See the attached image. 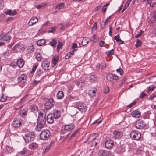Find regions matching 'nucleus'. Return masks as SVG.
<instances>
[{
    "instance_id": "nucleus-1",
    "label": "nucleus",
    "mask_w": 156,
    "mask_h": 156,
    "mask_svg": "<svg viewBox=\"0 0 156 156\" xmlns=\"http://www.w3.org/2000/svg\"><path fill=\"white\" fill-rule=\"evenodd\" d=\"M46 115L41 112L39 113L37 125L35 129L37 131H40L46 125Z\"/></svg>"
},
{
    "instance_id": "nucleus-2",
    "label": "nucleus",
    "mask_w": 156,
    "mask_h": 156,
    "mask_svg": "<svg viewBox=\"0 0 156 156\" xmlns=\"http://www.w3.org/2000/svg\"><path fill=\"white\" fill-rule=\"evenodd\" d=\"M34 133L32 132H29L25 134L23 138L26 143H29L33 141L35 138Z\"/></svg>"
},
{
    "instance_id": "nucleus-3",
    "label": "nucleus",
    "mask_w": 156,
    "mask_h": 156,
    "mask_svg": "<svg viewBox=\"0 0 156 156\" xmlns=\"http://www.w3.org/2000/svg\"><path fill=\"white\" fill-rule=\"evenodd\" d=\"M44 101L46 102L44 105V107L46 110H49L52 108L54 106L53 102L55 101L52 98H45L44 99Z\"/></svg>"
},
{
    "instance_id": "nucleus-4",
    "label": "nucleus",
    "mask_w": 156,
    "mask_h": 156,
    "mask_svg": "<svg viewBox=\"0 0 156 156\" xmlns=\"http://www.w3.org/2000/svg\"><path fill=\"white\" fill-rule=\"evenodd\" d=\"M50 135V131L47 129L42 131L40 134L41 138L43 140H48L49 137Z\"/></svg>"
},
{
    "instance_id": "nucleus-5",
    "label": "nucleus",
    "mask_w": 156,
    "mask_h": 156,
    "mask_svg": "<svg viewBox=\"0 0 156 156\" xmlns=\"http://www.w3.org/2000/svg\"><path fill=\"white\" fill-rule=\"evenodd\" d=\"M131 137L136 140H139L141 137L140 133L137 131H133L130 133Z\"/></svg>"
},
{
    "instance_id": "nucleus-6",
    "label": "nucleus",
    "mask_w": 156,
    "mask_h": 156,
    "mask_svg": "<svg viewBox=\"0 0 156 156\" xmlns=\"http://www.w3.org/2000/svg\"><path fill=\"white\" fill-rule=\"evenodd\" d=\"M107 79L109 81H112L113 80H115L120 79V77L111 73H108L106 76Z\"/></svg>"
},
{
    "instance_id": "nucleus-7",
    "label": "nucleus",
    "mask_w": 156,
    "mask_h": 156,
    "mask_svg": "<svg viewBox=\"0 0 156 156\" xmlns=\"http://www.w3.org/2000/svg\"><path fill=\"white\" fill-rule=\"evenodd\" d=\"M123 135L122 132L114 131L112 133V138L113 139H116L121 138Z\"/></svg>"
},
{
    "instance_id": "nucleus-8",
    "label": "nucleus",
    "mask_w": 156,
    "mask_h": 156,
    "mask_svg": "<svg viewBox=\"0 0 156 156\" xmlns=\"http://www.w3.org/2000/svg\"><path fill=\"white\" fill-rule=\"evenodd\" d=\"M145 125L146 124L144 122L138 120L136 122V127L138 129H141L145 127Z\"/></svg>"
},
{
    "instance_id": "nucleus-9",
    "label": "nucleus",
    "mask_w": 156,
    "mask_h": 156,
    "mask_svg": "<svg viewBox=\"0 0 156 156\" xmlns=\"http://www.w3.org/2000/svg\"><path fill=\"white\" fill-rule=\"evenodd\" d=\"M114 145V141L112 140H108L105 143V147L107 149H111L113 148Z\"/></svg>"
},
{
    "instance_id": "nucleus-10",
    "label": "nucleus",
    "mask_w": 156,
    "mask_h": 156,
    "mask_svg": "<svg viewBox=\"0 0 156 156\" xmlns=\"http://www.w3.org/2000/svg\"><path fill=\"white\" fill-rule=\"evenodd\" d=\"M74 107L82 112L85 111L86 110L85 105L82 103H77L75 105Z\"/></svg>"
},
{
    "instance_id": "nucleus-11",
    "label": "nucleus",
    "mask_w": 156,
    "mask_h": 156,
    "mask_svg": "<svg viewBox=\"0 0 156 156\" xmlns=\"http://www.w3.org/2000/svg\"><path fill=\"white\" fill-rule=\"evenodd\" d=\"M54 119L55 118L51 113L49 114L47 116V121L49 123H52L54 122Z\"/></svg>"
},
{
    "instance_id": "nucleus-12",
    "label": "nucleus",
    "mask_w": 156,
    "mask_h": 156,
    "mask_svg": "<svg viewBox=\"0 0 156 156\" xmlns=\"http://www.w3.org/2000/svg\"><path fill=\"white\" fill-rule=\"evenodd\" d=\"M38 21V19L37 17H33L31 18L28 23V24L30 26H31L36 23Z\"/></svg>"
},
{
    "instance_id": "nucleus-13",
    "label": "nucleus",
    "mask_w": 156,
    "mask_h": 156,
    "mask_svg": "<svg viewBox=\"0 0 156 156\" xmlns=\"http://www.w3.org/2000/svg\"><path fill=\"white\" fill-rule=\"evenodd\" d=\"M74 125L73 123H70L69 124L65 125V129L68 131H70L73 129L74 128Z\"/></svg>"
},
{
    "instance_id": "nucleus-14",
    "label": "nucleus",
    "mask_w": 156,
    "mask_h": 156,
    "mask_svg": "<svg viewBox=\"0 0 156 156\" xmlns=\"http://www.w3.org/2000/svg\"><path fill=\"white\" fill-rule=\"evenodd\" d=\"M27 77L24 74H22L21 75L20 77L18 78L19 82L25 83L26 81Z\"/></svg>"
},
{
    "instance_id": "nucleus-15",
    "label": "nucleus",
    "mask_w": 156,
    "mask_h": 156,
    "mask_svg": "<svg viewBox=\"0 0 156 156\" xmlns=\"http://www.w3.org/2000/svg\"><path fill=\"white\" fill-rule=\"evenodd\" d=\"M21 124V121L20 120L16 119L13 121V125L15 127L18 128Z\"/></svg>"
},
{
    "instance_id": "nucleus-16",
    "label": "nucleus",
    "mask_w": 156,
    "mask_h": 156,
    "mask_svg": "<svg viewBox=\"0 0 156 156\" xmlns=\"http://www.w3.org/2000/svg\"><path fill=\"white\" fill-rule=\"evenodd\" d=\"M41 66L42 68L44 70H48L49 69V64L46 62L43 61L41 63Z\"/></svg>"
},
{
    "instance_id": "nucleus-17",
    "label": "nucleus",
    "mask_w": 156,
    "mask_h": 156,
    "mask_svg": "<svg viewBox=\"0 0 156 156\" xmlns=\"http://www.w3.org/2000/svg\"><path fill=\"white\" fill-rule=\"evenodd\" d=\"M24 62L23 59L21 58H18L16 64L20 68H22L23 67Z\"/></svg>"
},
{
    "instance_id": "nucleus-18",
    "label": "nucleus",
    "mask_w": 156,
    "mask_h": 156,
    "mask_svg": "<svg viewBox=\"0 0 156 156\" xmlns=\"http://www.w3.org/2000/svg\"><path fill=\"white\" fill-rule=\"evenodd\" d=\"M131 115L134 117L138 118L140 116V112L139 111L135 110L132 112Z\"/></svg>"
},
{
    "instance_id": "nucleus-19",
    "label": "nucleus",
    "mask_w": 156,
    "mask_h": 156,
    "mask_svg": "<svg viewBox=\"0 0 156 156\" xmlns=\"http://www.w3.org/2000/svg\"><path fill=\"white\" fill-rule=\"evenodd\" d=\"M99 154L100 156H108L109 154V152L106 150H101L99 151Z\"/></svg>"
},
{
    "instance_id": "nucleus-20",
    "label": "nucleus",
    "mask_w": 156,
    "mask_h": 156,
    "mask_svg": "<svg viewBox=\"0 0 156 156\" xmlns=\"http://www.w3.org/2000/svg\"><path fill=\"white\" fill-rule=\"evenodd\" d=\"M34 48L33 44H30L28 46L27 51L28 53H31L34 51Z\"/></svg>"
},
{
    "instance_id": "nucleus-21",
    "label": "nucleus",
    "mask_w": 156,
    "mask_h": 156,
    "mask_svg": "<svg viewBox=\"0 0 156 156\" xmlns=\"http://www.w3.org/2000/svg\"><path fill=\"white\" fill-rule=\"evenodd\" d=\"M55 118H58L60 116V112L58 110H55L53 113H51Z\"/></svg>"
},
{
    "instance_id": "nucleus-22",
    "label": "nucleus",
    "mask_w": 156,
    "mask_h": 156,
    "mask_svg": "<svg viewBox=\"0 0 156 156\" xmlns=\"http://www.w3.org/2000/svg\"><path fill=\"white\" fill-rule=\"evenodd\" d=\"M27 150L25 148H24L21 151L19 152L17 154L16 156H22L27 154Z\"/></svg>"
},
{
    "instance_id": "nucleus-23",
    "label": "nucleus",
    "mask_w": 156,
    "mask_h": 156,
    "mask_svg": "<svg viewBox=\"0 0 156 156\" xmlns=\"http://www.w3.org/2000/svg\"><path fill=\"white\" fill-rule=\"evenodd\" d=\"M38 145L36 143H32L30 144L28 147L29 149L31 150H34L37 149L38 147Z\"/></svg>"
},
{
    "instance_id": "nucleus-24",
    "label": "nucleus",
    "mask_w": 156,
    "mask_h": 156,
    "mask_svg": "<svg viewBox=\"0 0 156 156\" xmlns=\"http://www.w3.org/2000/svg\"><path fill=\"white\" fill-rule=\"evenodd\" d=\"M9 52L7 51H5L1 54L0 57V59L2 60H5L9 56Z\"/></svg>"
},
{
    "instance_id": "nucleus-25",
    "label": "nucleus",
    "mask_w": 156,
    "mask_h": 156,
    "mask_svg": "<svg viewBox=\"0 0 156 156\" xmlns=\"http://www.w3.org/2000/svg\"><path fill=\"white\" fill-rule=\"evenodd\" d=\"M59 60L58 56H54L52 58V63L55 66L56 65Z\"/></svg>"
},
{
    "instance_id": "nucleus-26",
    "label": "nucleus",
    "mask_w": 156,
    "mask_h": 156,
    "mask_svg": "<svg viewBox=\"0 0 156 156\" xmlns=\"http://www.w3.org/2000/svg\"><path fill=\"white\" fill-rule=\"evenodd\" d=\"M64 93L62 91H59L57 94V97L58 99H62L64 97Z\"/></svg>"
},
{
    "instance_id": "nucleus-27",
    "label": "nucleus",
    "mask_w": 156,
    "mask_h": 156,
    "mask_svg": "<svg viewBox=\"0 0 156 156\" xmlns=\"http://www.w3.org/2000/svg\"><path fill=\"white\" fill-rule=\"evenodd\" d=\"M17 12L15 10H12L11 9L9 10L6 11L5 14L9 15H15L16 14Z\"/></svg>"
},
{
    "instance_id": "nucleus-28",
    "label": "nucleus",
    "mask_w": 156,
    "mask_h": 156,
    "mask_svg": "<svg viewBox=\"0 0 156 156\" xmlns=\"http://www.w3.org/2000/svg\"><path fill=\"white\" fill-rule=\"evenodd\" d=\"M156 87V86H155L153 85H151L150 86H149L147 87V88L146 92L147 93H149L150 92H151L153 91L154 88Z\"/></svg>"
},
{
    "instance_id": "nucleus-29",
    "label": "nucleus",
    "mask_w": 156,
    "mask_h": 156,
    "mask_svg": "<svg viewBox=\"0 0 156 156\" xmlns=\"http://www.w3.org/2000/svg\"><path fill=\"white\" fill-rule=\"evenodd\" d=\"M46 43L45 40L41 39L38 40L37 42V44L38 46H41L44 45Z\"/></svg>"
},
{
    "instance_id": "nucleus-30",
    "label": "nucleus",
    "mask_w": 156,
    "mask_h": 156,
    "mask_svg": "<svg viewBox=\"0 0 156 156\" xmlns=\"http://www.w3.org/2000/svg\"><path fill=\"white\" fill-rule=\"evenodd\" d=\"M98 134L95 133L92 134V136H90L89 138V139H91V141H95L96 139V138L98 137Z\"/></svg>"
},
{
    "instance_id": "nucleus-31",
    "label": "nucleus",
    "mask_w": 156,
    "mask_h": 156,
    "mask_svg": "<svg viewBox=\"0 0 156 156\" xmlns=\"http://www.w3.org/2000/svg\"><path fill=\"white\" fill-rule=\"evenodd\" d=\"M98 78L95 75H91L89 77V79L91 82H94L97 80Z\"/></svg>"
},
{
    "instance_id": "nucleus-32",
    "label": "nucleus",
    "mask_w": 156,
    "mask_h": 156,
    "mask_svg": "<svg viewBox=\"0 0 156 156\" xmlns=\"http://www.w3.org/2000/svg\"><path fill=\"white\" fill-rule=\"evenodd\" d=\"M89 41V39L88 38H83L82 42V44L84 46H86L88 43Z\"/></svg>"
},
{
    "instance_id": "nucleus-33",
    "label": "nucleus",
    "mask_w": 156,
    "mask_h": 156,
    "mask_svg": "<svg viewBox=\"0 0 156 156\" xmlns=\"http://www.w3.org/2000/svg\"><path fill=\"white\" fill-rule=\"evenodd\" d=\"M131 1L132 0H128L127 1L126 4L125 5L122 11V13H123L124 12V11L126 10V9L128 7Z\"/></svg>"
},
{
    "instance_id": "nucleus-34",
    "label": "nucleus",
    "mask_w": 156,
    "mask_h": 156,
    "mask_svg": "<svg viewBox=\"0 0 156 156\" xmlns=\"http://www.w3.org/2000/svg\"><path fill=\"white\" fill-rule=\"evenodd\" d=\"M30 109L32 112H34L37 110V108L34 105H32L30 106Z\"/></svg>"
},
{
    "instance_id": "nucleus-35",
    "label": "nucleus",
    "mask_w": 156,
    "mask_h": 156,
    "mask_svg": "<svg viewBox=\"0 0 156 156\" xmlns=\"http://www.w3.org/2000/svg\"><path fill=\"white\" fill-rule=\"evenodd\" d=\"M43 70H41V69H39L38 70L36 73V76L37 77L40 76L41 74H43Z\"/></svg>"
},
{
    "instance_id": "nucleus-36",
    "label": "nucleus",
    "mask_w": 156,
    "mask_h": 156,
    "mask_svg": "<svg viewBox=\"0 0 156 156\" xmlns=\"http://www.w3.org/2000/svg\"><path fill=\"white\" fill-rule=\"evenodd\" d=\"M50 43L52 46L55 47L57 44L56 40L55 39H53L51 41H50Z\"/></svg>"
},
{
    "instance_id": "nucleus-37",
    "label": "nucleus",
    "mask_w": 156,
    "mask_h": 156,
    "mask_svg": "<svg viewBox=\"0 0 156 156\" xmlns=\"http://www.w3.org/2000/svg\"><path fill=\"white\" fill-rule=\"evenodd\" d=\"M7 97L6 96L4 95L3 94L2 95L0 98V101L3 102L7 100Z\"/></svg>"
},
{
    "instance_id": "nucleus-38",
    "label": "nucleus",
    "mask_w": 156,
    "mask_h": 156,
    "mask_svg": "<svg viewBox=\"0 0 156 156\" xmlns=\"http://www.w3.org/2000/svg\"><path fill=\"white\" fill-rule=\"evenodd\" d=\"M107 55L108 56H110L112 55H113L114 53V51L113 49H112L111 50L106 52Z\"/></svg>"
},
{
    "instance_id": "nucleus-39",
    "label": "nucleus",
    "mask_w": 156,
    "mask_h": 156,
    "mask_svg": "<svg viewBox=\"0 0 156 156\" xmlns=\"http://www.w3.org/2000/svg\"><path fill=\"white\" fill-rule=\"evenodd\" d=\"M96 90V89H95V90H90L89 91L88 94H90L92 96H94L95 95Z\"/></svg>"
},
{
    "instance_id": "nucleus-40",
    "label": "nucleus",
    "mask_w": 156,
    "mask_h": 156,
    "mask_svg": "<svg viewBox=\"0 0 156 156\" xmlns=\"http://www.w3.org/2000/svg\"><path fill=\"white\" fill-rule=\"evenodd\" d=\"M64 4L63 3H60L58 4L56 7L57 9H61L63 8Z\"/></svg>"
},
{
    "instance_id": "nucleus-41",
    "label": "nucleus",
    "mask_w": 156,
    "mask_h": 156,
    "mask_svg": "<svg viewBox=\"0 0 156 156\" xmlns=\"http://www.w3.org/2000/svg\"><path fill=\"white\" fill-rule=\"evenodd\" d=\"M11 36L7 35H5L3 36V38L5 41H7L11 38Z\"/></svg>"
},
{
    "instance_id": "nucleus-42",
    "label": "nucleus",
    "mask_w": 156,
    "mask_h": 156,
    "mask_svg": "<svg viewBox=\"0 0 156 156\" xmlns=\"http://www.w3.org/2000/svg\"><path fill=\"white\" fill-rule=\"evenodd\" d=\"M97 37L96 34H94L92 37L91 41L94 43L96 42L97 41Z\"/></svg>"
},
{
    "instance_id": "nucleus-43",
    "label": "nucleus",
    "mask_w": 156,
    "mask_h": 156,
    "mask_svg": "<svg viewBox=\"0 0 156 156\" xmlns=\"http://www.w3.org/2000/svg\"><path fill=\"white\" fill-rule=\"evenodd\" d=\"M142 44L141 41L140 40L137 39V43L135 44V46L136 48H138L140 46H141Z\"/></svg>"
},
{
    "instance_id": "nucleus-44",
    "label": "nucleus",
    "mask_w": 156,
    "mask_h": 156,
    "mask_svg": "<svg viewBox=\"0 0 156 156\" xmlns=\"http://www.w3.org/2000/svg\"><path fill=\"white\" fill-rule=\"evenodd\" d=\"M62 46H63V44L62 43H61L60 42H59L58 43V44L57 45V49L58 51L59 49H61L62 48Z\"/></svg>"
},
{
    "instance_id": "nucleus-45",
    "label": "nucleus",
    "mask_w": 156,
    "mask_h": 156,
    "mask_svg": "<svg viewBox=\"0 0 156 156\" xmlns=\"http://www.w3.org/2000/svg\"><path fill=\"white\" fill-rule=\"evenodd\" d=\"M149 99L150 100H153L155 102H156V94H152L149 97Z\"/></svg>"
},
{
    "instance_id": "nucleus-46",
    "label": "nucleus",
    "mask_w": 156,
    "mask_h": 156,
    "mask_svg": "<svg viewBox=\"0 0 156 156\" xmlns=\"http://www.w3.org/2000/svg\"><path fill=\"white\" fill-rule=\"evenodd\" d=\"M116 71L119 74L121 75H122L123 73V70L120 68L117 69Z\"/></svg>"
},
{
    "instance_id": "nucleus-47",
    "label": "nucleus",
    "mask_w": 156,
    "mask_h": 156,
    "mask_svg": "<svg viewBox=\"0 0 156 156\" xmlns=\"http://www.w3.org/2000/svg\"><path fill=\"white\" fill-rule=\"evenodd\" d=\"M76 84L78 87H80L83 86V83L82 81H79L76 83Z\"/></svg>"
},
{
    "instance_id": "nucleus-48",
    "label": "nucleus",
    "mask_w": 156,
    "mask_h": 156,
    "mask_svg": "<svg viewBox=\"0 0 156 156\" xmlns=\"http://www.w3.org/2000/svg\"><path fill=\"white\" fill-rule=\"evenodd\" d=\"M97 22H95L94 23L93 25V26L91 30L92 31H93L94 30H96L97 28Z\"/></svg>"
},
{
    "instance_id": "nucleus-49",
    "label": "nucleus",
    "mask_w": 156,
    "mask_h": 156,
    "mask_svg": "<svg viewBox=\"0 0 156 156\" xmlns=\"http://www.w3.org/2000/svg\"><path fill=\"white\" fill-rule=\"evenodd\" d=\"M147 95V94L144 92H142L141 93L140 96V98L141 99H142L145 96H146Z\"/></svg>"
},
{
    "instance_id": "nucleus-50",
    "label": "nucleus",
    "mask_w": 156,
    "mask_h": 156,
    "mask_svg": "<svg viewBox=\"0 0 156 156\" xmlns=\"http://www.w3.org/2000/svg\"><path fill=\"white\" fill-rule=\"evenodd\" d=\"M36 58L38 61H40L41 59V55L39 53H38L36 55Z\"/></svg>"
},
{
    "instance_id": "nucleus-51",
    "label": "nucleus",
    "mask_w": 156,
    "mask_h": 156,
    "mask_svg": "<svg viewBox=\"0 0 156 156\" xmlns=\"http://www.w3.org/2000/svg\"><path fill=\"white\" fill-rule=\"evenodd\" d=\"M136 103V102L135 101H133L132 103H130L128 106L127 107V108H131L133 106H134L135 105Z\"/></svg>"
},
{
    "instance_id": "nucleus-52",
    "label": "nucleus",
    "mask_w": 156,
    "mask_h": 156,
    "mask_svg": "<svg viewBox=\"0 0 156 156\" xmlns=\"http://www.w3.org/2000/svg\"><path fill=\"white\" fill-rule=\"evenodd\" d=\"M55 31V27H53L51 28V29L49 30V33H53Z\"/></svg>"
},
{
    "instance_id": "nucleus-53",
    "label": "nucleus",
    "mask_w": 156,
    "mask_h": 156,
    "mask_svg": "<svg viewBox=\"0 0 156 156\" xmlns=\"http://www.w3.org/2000/svg\"><path fill=\"white\" fill-rule=\"evenodd\" d=\"M4 2L3 0H0V9H2L4 6Z\"/></svg>"
},
{
    "instance_id": "nucleus-54",
    "label": "nucleus",
    "mask_w": 156,
    "mask_h": 156,
    "mask_svg": "<svg viewBox=\"0 0 156 156\" xmlns=\"http://www.w3.org/2000/svg\"><path fill=\"white\" fill-rule=\"evenodd\" d=\"M20 46V44L18 43L16 44L15 46L12 48V49L14 50H16Z\"/></svg>"
},
{
    "instance_id": "nucleus-55",
    "label": "nucleus",
    "mask_w": 156,
    "mask_h": 156,
    "mask_svg": "<svg viewBox=\"0 0 156 156\" xmlns=\"http://www.w3.org/2000/svg\"><path fill=\"white\" fill-rule=\"evenodd\" d=\"M143 31H142V30H140L139 34L137 35L136 36H135V37L136 38H137L138 37H140L141 36V35L143 33Z\"/></svg>"
},
{
    "instance_id": "nucleus-56",
    "label": "nucleus",
    "mask_w": 156,
    "mask_h": 156,
    "mask_svg": "<svg viewBox=\"0 0 156 156\" xmlns=\"http://www.w3.org/2000/svg\"><path fill=\"white\" fill-rule=\"evenodd\" d=\"M38 67V65L37 64H35L33 66L32 69V72H34L36 69Z\"/></svg>"
},
{
    "instance_id": "nucleus-57",
    "label": "nucleus",
    "mask_w": 156,
    "mask_h": 156,
    "mask_svg": "<svg viewBox=\"0 0 156 156\" xmlns=\"http://www.w3.org/2000/svg\"><path fill=\"white\" fill-rule=\"evenodd\" d=\"M78 132V130H76L75 131H74L71 135L70 137L73 138L74 137L75 135Z\"/></svg>"
},
{
    "instance_id": "nucleus-58",
    "label": "nucleus",
    "mask_w": 156,
    "mask_h": 156,
    "mask_svg": "<svg viewBox=\"0 0 156 156\" xmlns=\"http://www.w3.org/2000/svg\"><path fill=\"white\" fill-rule=\"evenodd\" d=\"M112 29L111 26H109V34L110 36H112Z\"/></svg>"
},
{
    "instance_id": "nucleus-59",
    "label": "nucleus",
    "mask_w": 156,
    "mask_h": 156,
    "mask_svg": "<svg viewBox=\"0 0 156 156\" xmlns=\"http://www.w3.org/2000/svg\"><path fill=\"white\" fill-rule=\"evenodd\" d=\"M73 87L72 86L69 87L68 89V92L70 93L73 90Z\"/></svg>"
},
{
    "instance_id": "nucleus-60",
    "label": "nucleus",
    "mask_w": 156,
    "mask_h": 156,
    "mask_svg": "<svg viewBox=\"0 0 156 156\" xmlns=\"http://www.w3.org/2000/svg\"><path fill=\"white\" fill-rule=\"evenodd\" d=\"M27 112L26 111L24 112H21V115L22 117H24L26 115Z\"/></svg>"
},
{
    "instance_id": "nucleus-61",
    "label": "nucleus",
    "mask_w": 156,
    "mask_h": 156,
    "mask_svg": "<svg viewBox=\"0 0 156 156\" xmlns=\"http://www.w3.org/2000/svg\"><path fill=\"white\" fill-rule=\"evenodd\" d=\"M28 96V95L27 94L26 95H25V96L24 97L22 98L21 99V101L22 102L23 101H26V100H25V98H26L27 96Z\"/></svg>"
},
{
    "instance_id": "nucleus-62",
    "label": "nucleus",
    "mask_w": 156,
    "mask_h": 156,
    "mask_svg": "<svg viewBox=\"0 0 156 156\" xmlns=\"http://www.w3.org/2000/svg\"><path fill=\"white\" fill-rule=\"evenodd\" d=\"M105 43V42L103 40H101L100 41L99 43V45L101 47L103 46V45Z\"/></svg>"
},
{
    "instance_id": "nucleus-63",
    "label": "nucleus",
    "mask_w": 156,
    "mask_h": 156,
    "mask_svg": "<svg viewBox=\"0 0 156 156\" xmlns=\"http://www.w3.org/2000/svg\"><path fill=\"white\" fill-rule=\"evenodd\" d=\"M77 45L76 43H73L72 46V48H75L77 47Z\"/></svg>"
},
{
    "instance_id": "nucleus-64",
    "label": "nucleus",
    "mask_w": 156,
    "mask_h": 156,
    "mask_svg": "<svg viewBox=\"0 0 156 156\" xmlns=\"http://www.w3.org/2000/svg\"><path fill=\"white\" fill-rule=\"evenodd\" d=\"M153 20L154 23H156V12H154Z\"/></svg>"
}]
</instances>
